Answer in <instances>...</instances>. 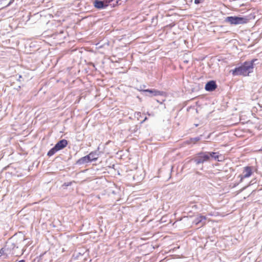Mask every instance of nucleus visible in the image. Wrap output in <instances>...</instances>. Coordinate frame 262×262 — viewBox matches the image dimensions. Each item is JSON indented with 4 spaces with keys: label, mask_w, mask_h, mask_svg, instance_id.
Instances as JSON below:
<instances>
[{
    "label": "nucleus",
    "mask_w": 262,
    "mask_h": 262,
    "mask_svg": "<svg viewBox=\"0 0 262 262\" xmlns=\"http://www.w3.org/2000/svg\"><path fill=\"white\" fill-rule=\"evenodd\" d=\"M256 61H257V59H253L250 61L245 62L242 66L236 68L234 70L231 71L232 75L233 76L248 75L249 73L252 72L253 63Z\"/></svg>",
    "instance_id": "f257e3e1"
},
{
    "label": "nucleus",
    "mask_w": 262,
    "mask_h": 262,
    "mask_svg": "<svg viewBox=\"0 0 262 262\" xmlns=\"http://www.w3.org/2000/svg\"><path fill=\"white\" fill-rule=\"evenodd\" d=\"M225 21L231 25H237L247 23L248 19L239 16H228L225 18Z\"/></svg>",
    "instance_id": "f03ea898"
},
{
    "label": "nucleus",
    "mask_w": 262,
    "mask_h": 262,
    "mask_svg": "<svg viewBox=\"0 0 262 262\" xmlns=\"http://www.w3.org/2000/svg\"><path fill=\"white\" fill-rule=\"evenodd\" d=\"M209 156H210L207 152H200L194 159V162L196 164L203 163L205 162L209 161Z\"/></svg>",
    "instance_id": "7ed1b4c3"
},
{
    "label": "nucleus",
    "mask_w": 262,
    "mask_h": 262,
    "mask_svg": "<svg viewBox=\"0 0 262 262\" xmlns=\"http://www.w3.org/2000/svg\"><path fill=\"white\" fill-rule=\"evenodd\" d=\"M253 173L252 169L251 167L246 166L244 168L242 174L239 175L240 178L239 182H242L243 179L250 177Z\"/></svg>",
    "instance_id": "20e7f679"
},
{
    "label": "nucleus",
    "mask_w": 262,
    "mask_h": 262,
    "mask_svg": "<svg viewBox=\"0 0 262 262\" xmlns=\"http://www.w3.org/2000/svg\"><path fill=\"white\" fill-rule=\"evenodd\" d=\"M110 3V1H108L107 0L105 1H100V0H95L93 2L94 6L95 8L98 9H102L106 8L108 4Z\"/></svg>",
    "instance_id": "39448f33"
},
{
    "label": "nucleus",
    "mask_w": 262,
    "mask_h": 262,
    "mask_svg": "<svg viewBox=\"0 0 262 262\" xmlns=\"http://www.w3.org/2000/svg\"><path fill=\"white\" fill-rule=\"evenodd\" d=\"M216 88V84L214 81H210L208 82L205 85V90L207 91L211 92L214 90Z\"/></svg>",
    "instance_id": "423d86ee"
},
{
    "label": "nucleus",
    "mask_w": 262,
    "mask_h": 262,
    "mask_svg": "<svg viewBox=\"0 0 262 262\" xmlns=\"http://www.w3.org/2000/svg\"><path fill=\"white\" fill-rule=\"evenodd\" d=\"M68 141L65 139H62L58 142L55 144V146L56 147L58 150H60L64 148L65 147H66Z\"/></svg>",
    "instance_id": "0eeeda50"
},
{
    "label": "nucleus",
    "mask_w": 262,
    "mask_h": 262,
    "mask_svg": "<svg viewBox=\"0 0 262 262\" xmlns=\"http://www.w3.org/2000/svg\"><path fill=\"white\" fill-rule=\"evenodd\" d=\"M206 217L204 216H200L197 217L194 221V223L196 225L201 224V226H203L205 224Z\"/></svg>",
    "instance_id": "6e6552de"
},
{
    "label": "nucleus",
    "mask_w": 262,
    "mask_h": 262,
    "mask_svg": "<svg viewBox=\"0 0 262 262\" xmlns=\"http://www.w3.org/2000/svg\"><path fill=\"white\" fill-rule=\"evenodd\" d=\"M145 92L148 93L149 95H147L149 96H157V95H161L162 92H160L159 91H157L156 90H145L144 91Z\"/></svg>",
    "instance_id": "1a4fd4ad"
},
{
    "label": "nucleus",
    "mask_w": 262,
    "mask_h": 262,
    "mask_svg": "<svg viewBox=\"0 0 262 262\" xmlns=\"http://www.w3.org/2000/svg\"><path fill=\"white\" fill-rule=\"evenodd\" d=\"M87 156L90 162L96 161L98 158V154L97 151L91 152Z\"/></svg>",
    "instance_id": "9d476101"
},
{
    "label": "nucleus",
    "mask_w": 262,
    "mask_h": 262,
    "mask_svg": "<svg viewBox=\"0 0 262 262\" xmlns=\"http://www.w3.org/2000/svg\"><path fill=\"white\" fill-rule=\"evenodd\" d=\"M89 162H90V161L89 159V157H88V156H86L79 159L77 161V164L78 165H82L83 164L88 163Z\"/></svg>",
    "instance_id": "9b49d317"
},
{
    "label": "nucleus",
    "mask_w": 262,
    "mask_h": 262,
    "mask_svg": "<svg viewBox=\"0 0 262 262\" xmlns=\"http://www.w3.org/2000/svg\"><path fill=\"white\" fill-rule=\"evenodd\" d=\"M11 246H9V245H7L4 248H3L0 250V257L4 254L6 253L7 254H10L11 253L9 252V249L11 248Z\"/></svg>",
    "instance_id": "f8f14e48"
},
{
    "label": "nucleus",
    "mask_w": 262,
    "mask_h": 262,
    "mask_svg": "<svg viewBox=\"0 0 262 262\" xmlns=\"http://www.w3.org/2000/svg\"><path fill=\"white\" fill-rule=\"evenodd\" d=\"M57 151V149L56 148V147L54 146L53 148L51 149L48 152V156H53L55 152H56Z\"/></svg>",
    "instance_id": "ddd939ff"
},
{
    "label": "nucleus",
    "mask_w": 262,
    "mask_h": 262,
    "mask_svg": "<svg viewBox=\"0 0 262 262\" xmlns=\"http://www.w3.org/2000/svg\"><path fill=\"white\" fill-rule=\"evenodd\" d=\"M208 155L210 156H209V159L210 160L211 158H214V159H217L219 158L218 155H217L216 152H207Z\"/></svg>",
    "instance_id": "4468645a"
},
{
    "label": "nucleus",
    "mask_w": 262,
    "mask_h": 262,
    "mask_svg": "<svg viewBox=\"0 0 262 262\" xmlns=\"http://www.w3.org/2000/svg\"><path fill=\"white\" fill-rule=\"evenodd\" d=\"M200 140V139L199 137H196V138L191 139V141H192V142H193V143H195L196 142H198Z\"/></svg>",
    "instance_id": "2eb2a0df"
},
{
    "label": "nucleus",
    "mask_w": 262,
    "mask_h": 262,
    "mask_svg": "<svg viewBox=\"0 0 262 262\" xmlns=\"http://www.w3.org/2000/svg\"><path fill=\"white\" fill-rule=\"evenodd\" d=\"M204 1V0H194V3L195 4H199L201 3H202Z\"/></svg>",
    "instance_id": "dca6fc26"
},
{
    "label": "nucleus",
    "mask_w": 262,
    "mask_h": 262,
    "mask_svg": "<svg viewBox=\"0 0 262 262\" xmlns=\"http://www.w3.org/2000/svg\"><path fill=\"white\" fill-rule=\"evenodd\" d=\"M18 262H25V261L24 260H21L19 261Z\"/></svg>",
    "instance_id": "f3484780"
},
{
    "label": "nucleus",
    "mask_w": 262,
    "mask_h": 262,
    "mask_svg": "<svg viewBox=\"0 0 262 262\" xmlns=\"http://www.w3.org/2000/svg\"><path fill=\"white\" fill-rule=\"evenodd\" d=\"M253 184V183H252V181H250V184H249V185H251V184Z\"/></svg>",
    "instance_id": "a211bd4d"
},
{
    "label": "nucleus",
    "mask_w": 262,
    "mask_h": 262,
    "mask_svg": "<svg viewBox=\"0 0 262 262\" xmlns=\"http://www.w3.org/2000/svg\"><path fill=\"white\" fill-rule=\"evenodd\" d=\"M11 254H14V253L13 252Z\"/></svg>",
    "instance_id": "6ab92c4d"
}]
</instances>
